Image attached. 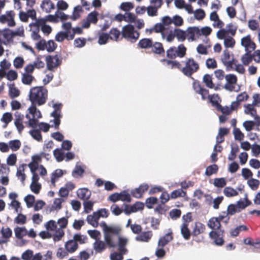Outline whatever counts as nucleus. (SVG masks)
<instances>
[{"mask_svg": "<svg viewBox=\"0 0 260 260\" xmlns=\"http://www.w3.org/2000/svg\"><path fill=\"white\" fill-rule=\"evenodd\" d=\"M173 239V237L172 236V233H169L159 239L158 245L159 246L163 247L166 246L170 241H172Z\"/></svg>", "mask_w": 260, "mask_h": 260, "instance_id": "obj_25", "label": "nucleus"}, {"mask_svg": "<svg viewBox=\"0 0 260 260\" xmlns=\"http://www.w3.org/2000/svg\"><path fill=\"white\" fill-rule=\"evenodd\" d=\"M224 195L227 197H232L238 194V192L231 187H225L223 190Z\"/></svg>", "mask_w": 260, "mask_h": 260, "instance_id": "obj_42", "label": "nucleus"}, {"mask_svg": "<svg viewBox=\"0 0 260 260\" xmlns=\"http://www.w3.org/2000/svg\"><path fill=\"white\" fill-rule=\"evenodd\" d=\"M226 83L224 85V88L230 91L235 90V85L237 82V78L234 74H228L225 76Z\"/></svg>", "mask_w": 260, "mask_h": 260, "instance_id": "obj_10", "label": "nucleus"}, {"mask_svg": "<svg viewBox=\"0 0 260 260\" xmlns=\"http://www.w3.org/2000/svg\"><path fill=\"white\" fill-rule=\"evenodd\" d=\"M109 39L110 37L108 34L102 32L99 36L98 43L100 45L105 44Z\"/></svg>", "mask_w": 260, "mask_h": 260, "instance_id": "obj_53", "label": "nucleus"}, {"mask_svg": "<svg viewBox=\"0 0 260 260\" xmlns=\"http://www.w3.org/2000/svg\"><path fill=\"white\" fill-rule=\"evenodd\" d=\"M186 50L187 49L185 46L181 44L177 47L173 46L169 48L166 51V55L170 59H175L177 57L183 58L186 54Z\"/></svg>", "mask_w": 260, "mask_h": 260, "instance_id": "obj_5", "label": "nucleus"}, {"mask_svg": "<svg viewBox=\"0 0 260 260\" xmlns=\"http://www.w3.org/2000/svg\"><path fill=\"white\" fill-rule=\"evenodd\" d=\"M77 193L78 198L84 201L88 200L90 198L91 195L90 191L86 188L78 189Z\"/></svg>", "mask_w": 260, "mask_h": 260, "instance_id": "obj_24", "label": "nucleus"}, {"mask_svg": "<svg viewBox=\"0 0 260 260\" xmlns=\"http://www.w3.org/2000/svg\"><path fill=\"white\" fill-rule=\"evenodd\" d=\"M241 45L245 47V51L254 50L256 48L255 44L251 40L250 35L242 38Z\"/></svg>", "mask_w": 260, "mask_h": 260, "instance_id": "obj_12", "label": "nucleus"}, {"mask_svg": "<svg viewBox=\"0 0 260 260\" xmlns=\"http://www.w3.org/2000/svg\"><path fill=\"white\" fill-rule=\"evenodd\" d=\"M153 29H154V32L156 33L160 32L161 34L162 37L163 38H165L164 31L165 30V27L162 23H158L155 24L153 26Z\"/></svg>", "mask_w": 260, "mask_h": 260, "instance_id": "obj_49", "label": "nucleus"}, {"mask_svg": "<svg viewBox=\"0 0 260 260\" xmlns=\"http://www.w3.org/2000/svg\"><path fill=\"white\" fill-rule=\"evenodd\" d=\"M159 8L154 6H148L147 8V14L149 16H156L158 14V9Z\"/></svg>", "mask_w": 260, "mask_h": 260, "instance_id": "obj_63", "label": "nucleus"}, {"mask_svg": "<svg viewBox=\"0 0 260 260\" xmlns=\"http://www.w3.org/2000/svg\"><path fill=\"white\" fill-rule=\"evenodd\" d=\"M26 166V164H22L17 169L16 176L20 179L22 182H24L25 180V174H24V167Z\"/></svg>", "mask_w": 260, "mask_h": 260, "instance_id": "obj_34", "label": "nucleus"}, {"mask_svg": "<svg viewBox=\"0 0 260 260\" xmlns=\"http://www.w3.org/2000/svg\"><path fill=\"white\" fill-rule=\"evenodd\" d=\"M59 13V11H57L55 12V15H48L47 16H46V19L47 20V22H54V23H57L59 21V14H58Z\"/></svg>", "mask_w": 260, "mask_h": 260, "instance_id": "obj_52", "label": "nucleus"}, {"mask_svg": "<svg viewBox=\"0 0 260 260\" xmlns=\"http://www.w3.org/2000/svg\"><path fill=\"white\" fill-rule=\"evenodd\" d=\"M99 13L98 12L94 11L93 12H90L87 16L86 19L89 21L91 23L96 24L98 21V16Z\"/></svg>", "mask_w": 260, "mask_h": 260, "instance_id": "obj_41", "label": "nucleus"}, {"mask_svg": "<svg viewBox=\"0 0 260 260\" xmlns=\"http://www.w3.org/2000/svg\"><path fill=\"white\" fill-rule=\"evenodd\" d=\"M224 230L211 231L209 233V237L213 240L215 245L221 246L224 243Z\"/></svg>", "mask_w": 260, "mask_h": 260, "instance_id": "obj_7", "label": "nucleus"}, {"mask_svg": "<svg viewBox=\"0 0 260 260\" xmlns=\"http://www.w3.org/2000/svg\"><path fill=\"white\" fill-rule=\"evenodd\" d=\"M184 62L185 66L182 68L181 72L185 76L191 78L199 70V64L193 58H187Z\"/></svg>", "mask_w": 260, "mask_h": 260, "instance_id": "obj_3", "label": "nucleus"}, {"mask_svg": "<svg viewBox=\"0 0 260 260\" xmlns=\"http://www.w3.org/2000/svg\"><path fill=\"white\" fill-rule=\"evenodd\" d=\"M203 82L205 83L206 86L210 88H213L214 86V85L212 82V77L209 74H205L204 76Z\"/></svg>", "mask_w": 260, "mask_h": 260, "instance_id": "obj_47", "label": "nucleus"}, {"mask_svg": "<svg viewBox=\"0 0 260 260\" xmlns=\"http://www.w3.org/2000/svg\"><path fill=\"white\" fill-rule=\"evenodd\" d=\"M226 184V181L223 178H216L214 179L213 184L215 187L222 188Z\"/></svg>", "mask_w": 260, "mask_h": 260, "instance_id": "obj_45", "label": "nucleus"}, {"mask_svg": "<svg viewBox=\"0 0 260 260\" xmlns=\"http://www.w3.org/2000/svg\"><path fill=\"white\" fill-rule=\"evenodd\" d=\"M20 35L18 31H13L9 29H5L2 31L1 37L6 41L11 40L14 37Z\"/></svg>", "mask_w": 260, "mask_h": 260, "instance_id": "obj_22", "label": "nucleus"}, {"mask_svg": "<svg viewBox=\"0 0 260 260\" xmlns=\"http://www.w3.org/2000/svg\"><path fill=\"white\" fill-rule=\"evenodd\" d=\"M247 184L252 190H256L260 184L258 180L256 179L251 178L248 180Z\"/></svg>", "mask_w": 260, "mask_h": 260, "instance_id": "obj_43", "label": "nucleus"}, {"mask_svg": "<svg viewBox=\"0 0 260 260\" xmlns=\"http://www.w3.org/2000/svg\"><path fill=\"white\" fill-rule=\"evenodd\" d=\"M9 95L11 99H14L19 95L20 91L15 87L14 83L9 84Z\"/></svg>", "mask_w": 260, "mask_h": 260, "instance_id": "obj_30", "label": "nucleus"}, {"mask_svg": "<svg viewBox=\"0 0 260 260\" xmlns=\"http://www.w3.org/2000/svg\"><path fill=\"white\" fill-rule=\"evenodd\" d=\"M150 49L152 53L159 55H164L165 53L163 45L160 42H153Z\"/></svg>", "mask_w": 260, "mask_h": 260, "instance_id": "obj_17", "label": "nucleus"}, {"mask_svg": "<svg viewBox=\"0 0 260 260\" xmlns=\"http://www.w3.org/2000/svg\"><path fill=\"white\" fill-rule=\"evenodd\" d=\"M53 155L58 162L61 161L64 158V154L60 149L58 148L53 151Z\"/></svg>", "mask_w": 260, "mask_h": 260, "instance_id": "obj_50", "label": "nucleus"}, {"mask_svg": "<svg viewBox=\"0 0 260 260\" xmlns=\"http://www.w3.org/2000/svg\"><path fill=\"white\" fill-rule=\"evenodd\" d=\"M232 56L233 55H232ZM221 61L224 66L226 67V70L227 71L234 70V64H236V62H238V60L235 59L233 56H232L231 59L230 51L228 49H225L223 51Z\"/></svg>", "mask_w": 260, "mask_h": 260, "instance_id": "obj_6", "label": "nucleus"}, {"mask_svg": "<svg viewBox=\"0 0 260 260\" xmlns=\"http://www.w3.org/2000/svg\"><path fill=\"white\" fill-rule=\"evenodd\" d=\"M240 211V210L238 209V208L236 205L230 204L228 207L227 211L226 212V213L229 215H233L236 212H239Z\"/></svg>", "mask_w": 260, "mask_h": 260, "instance_id": "obj_54", "label": "nucleus"}, {"mask_svg": "<svg viewBox=\"0 0 260 260\" xmlns=\"http://www.w3.org/2000/svg\"><path fill=\"white\" fill-rule=\"evenodd\" d=\"M57 44L53 40H49L46 42V49L49 52H53L57 47Z\"/></svg>", "mask_w": 260, "mask_h": 260, "instance_id": "obj_61", "label": "nucleus"}, {"mask_svg": "<svg viewBox=\"0 0 260 260\" xmlns=\"http://www.w3.org/2000/svg\"><path fill=\"white\" fill-rule=\"evenodd\" d=\"M122 38L125 39L131 43H135L140 37V32L136 30L133 25L127 24L122 27L121 30Z\"/></svg>", "mask_w": 260, "mask_h": 260, "instance_id": "obj_4", "label": "nucleus"}, {"mask_svg": "<svg viewBox=\"0 0 260 260\" xmlns=\"http://www.w3.org/2000/svg\"><path fill=\"white\" fill-rule=\"evenodd\" d=\"M110 210L112 213L116 216H118L123 212L122 207L121 208L117 205L115 204L111 206Z\"/></svg>", "mask_w": 260, "mask_h": 260, "instance_id": "obj_55", "label": "nucleus"}, {"mask_svg": "<svg viewBox=\"0 0 260 260\" xmlns=\"http://www.w3.org/2000/svg\"><path fill=\"white\" fill-rule=\"evenodd\" d=\"M152 236L153 233L151 231L141 232L136 237L135 239L139 242H148L151 240Z\"/></svg>", "mask_w": 260, "mask_h": 260, "instance_id": "obj_15", "label": "nucleus"}, {"mask_svg": "<svg viewBox=\"0 0 260 260\" xmlns=\"http://www.w3.org/2000/svg\"><path fill=\"white\" fill-rule=\"evenodd\" d=\"M100 215L98 212H94L92 215H89L87 216L86 220L87 222L94 228H96L99 225V220L100 218Z\"/></svg>", "mask_w": 260, "mask_h": 260, "instance_id": "obj_20", "label": "nucleus"}, {"mask_svg": "<svg viewBox=\"0 0 260 260\" xmlns=\"http://www.w3.org/2000/svg\"><path fill=\"white\" fill-rule=\"evenodd\" d=\"M9 149H11L13 151H16L20 149L21 146V143L19 140H14L9 142Z\"/></svg>", "mask_w": 260, "mask_h": 260, "instance_id": "obj_35", "label": "nucleus"}, {"mask_svg": "<svg viewBox=\"0 0 260 260\" xmlns=\"http://www.w3.org/2000/svg\"><path fill=\"white\" fill-rule=\"evenodd\" d=\"M251 50L246 51V53H245L241 57V60L243 64L245 66H247L249 64V63L252 61L253 56L250 52Z\"/></svg>", "mask_w": 260, "mask_h": 260, "instance_id": "obj_33", "label": "nucleus"}, {"mask_svg": "<svg viewBox=\"0 0 260 260\" xmlns=\"http://www.w3.org/2000/svg\"><path fill=\"white\" fill-rule=\"evenodd\" d=\"M33 254L34 252L32 250L28 249L22 254L21 258L23 260H31Z\"/></svg>", "mask_w": 260, "mask_h": 260, "instance_id": "obj_64", "label": "nucleus"}, {"mask_svg": "<svg viewBox=\"0 0 260 260\" xmlns=\"http://www.w3.org/2000/svg\"><path fill=\"white\" fill-rule=\"evenodd\" d=\"M15 13L14 11H7L6 14L0 16V22L2 23H7L8 25L11 27L14 26L16 23L14 20Z\"/></svg>", "mask_w": 260, "mask_h": 260, "instance_id": "obj_8", "label": "nucleus"}, {"mask_svg": "<svg viewBox=\"0 0 260 260\" xmlns=\"http://www.w3.org/2000/svg\"><path fill=\"white\" fill-rule=\"evenodd\" d=\"M152 42L153 40L151 38H143L139 41L137 47L143 49H150Z\"/></svg>", "mask_w": 260, "mask_h": 260, "instance_id": "obj_21", "label": "nucleus"}, {"mask_svg": "<svg viewBox=\"0 0 260 260\" xmlns=\"http://www.w3.org/2000/svg\"><path fill=\"white\" fill-rule=\"evenodd\" d=\"M181 214V211L180 209H174L170 211L169 215L172 219L176 220L179 218Z\"/></svg>", "mask_w": 260, "mask_h": 260, "instance_id": "obj_58", "label": "nucleus"}, {"mask_svg": "<svg viewBox=\"0 0 260 260\" xmlns=\"http://www.w3.org/2000/svg\"><path fill=\"white\" fill-rule=\"evenodd\" d=\"M239 150V149L237 145H236L235 146H232L230 154L228 156V159L230 160H234L236 158V153Z\"/></svg>", "mask_w": 260, "mask_h": 260, "instance_id": "obj_57", "label": "nucleus"}, {"mask_svg": "<svg viewBox=\"0 0 260 260\" xmlns=\"http://www.w3.org/2000/svg\"><path fill=\"white\" fill-rule=\"evenodd\" d=\"M102 228L104 240L105 242L101 240H96L93 243V248L96 253H102L106 248V246L109 248H113L116 246V242L115 237H117L119 234L120 230L115 226H109L105 222H102L100 224Z\"/></svg>", "mask_w": 260, "mask_h": 260, "instance_id": "obj_2", "label": "nucleus"}, {"mask_svg": "<svg viewBox=\"0 0 260 260\" xmlns=\"http://www.w3.org/2000/svg\"><path fill=\"white\" fill-rule=\"evenodd\" d=\"M64 247L69 253H73L78 249L79 245L75 240L71 239L65 243Z\"/></svg>", "mask_w": 260, "mask_h": 260, "instance_id": "obj_18", "label": "nucleus"}, {"mask_svg": "<svg viewBox=\"0 0 260 260\" xmlns=\"http://www.w3.org/2000/svg\"><path fill=\"white\" fill-rule=\"evenodd\" d=\"M186 39L189 41H193L200 37V29L198 27H188L186 30Z\"/></svg>", "mask_w": 260, "mask_h": 260, "instance_id": "obj_11", "label": "nucleus"}, {"mask_svg": "<svg viewBox=\"0 0 260 260\" xmlns=\"http://www.w3.org/2000/svg\"><path fill=\"white\" fill-rule=\"evenodd\" d=\"M54 233L52 235V237L54 242H57L61 240L64 235V232L62 229L57 228L55 230Z\"/></svg>", "mask_w": 260, "mask_h": 260, "instance_id": "obj_29", "label": "nucleus"}, {"mask_svg": "<svg viewBox=\"0 0 260 260\" xmlns=\"http://www.w3.org/2000/svg\"><path fill=\"white\" fill-rule=\"evenodd\" d=\"M186 195V192L181 188L173 191L170 195L171 199H175L179 197H184Z\"/></svg>", "mask_w": 260, "mask_h": 260, "instance_id": "obj_39", "label": "nucleus"}, {"mask_svg": "<svg viewBox=\"0 0 260 260\" xmlns=\"http://www.w3.org/2000/svg\"><path fill=\"white\" fill-rule=\"evenodd\" d=\"M35 79V77L32 75L25 73L22 74L21 81L23 84L29 85Z\"/></svg>", "mask_w": 260, "mask_h": 260, "instance_id": "obj_32", "label": "nucleus"}, {"mask_svg": "<svg viewBox=\"0 0 260 260\" xmlns=\"http://www.w3.org/2000/svg\"><path fill=\"white\" fill-rule=\"evenodd\" d=\"M46 61L47 69L50 71H52L53 69L59 66L61 63V60L59 59L57 55L46 56Z\"/></svg>", "mask_w": 260, "mask_h": 260, "instance_id": "obj_9", "label": "nucleus"}, {"mask_svg": "<svg viewBox=\"0 0 260 260\" xmlns=\"http://www.w3.org/2000/svg\"><path fill=\"white\" fill-rule=\"evenodd\" d=\"M235 44V40L232 37H228L224 39V45L226 48H233Z\"/></svg>", "mask_w": 260, "mask_h": 260, "instance_id": "obj_59", "label": "nucleus"}, {"mask_svg": "<svg viewBox=\"0 0 260 260\" xmlns=\"http://www.w3.org/2000/svg\"><path fill=\"white\" fill-rule=\"evenodd\" d=\"M175 36L179 41L183 42L186 39V30L180 28L174 29Z\"/></svg>", "mask_w": 260, "mask_h": 260, "instance_id": "obj_28", "label": "nucleus"}, {"mask_svg": "<svg viewBox=\"0 0 260 260\" xmlns=\"http://www.w3.org/2000/svg\"><path fill=\"white\" fill-rule=\"evenodd\" d=\"M149 186L147 184H141L139 187L131 190L132 195L136 198H141L142 197L144 192L147 191Z\"/></svg>", "mask_w": 260, "mask_h": 260, "instance_id": "obj_13", "label": "nucleus"}, {"mask_svg": "<svg viewBox=\"0 0 260 260\" xmlns=\"http://www.w3.org/2000/svg\"><path fill=\"white\" fill-rule=\"evenodd\" d=\"M41 7L46 13H50L51 10L54 9L55 6L51 0H44L41 4Z\"/></svg>", "mask_w": 260, "mask_h": 260, "instance_id": "obj_26", "label": "nucleus"}, {"mask_svg": "<svg viewBox=\"0 0 260 260\" xmlns=\"http://www.w3.org/2000/svg\"><path fill=\"white\" fill-rule=\"evenodd\" d=\"M121 34L120 32L117 28H112L109 31V37L111 40L114 41H118L119 37Z\"/></svg>", "mask_w": 260, "mask_h": 260, "instance_id": "obj_37", "label": "nucleus"}, {"mask_svg": "<svg viewBox=\"0 0 260 260\" xmlns=\"http://www.w3.org/2000/svg\"><path fill=\"white\" fill-rule=\"evenodd\" d=\"M157 198L154 197L148 198L146 200V207L149 209L153 208V205L157 203Z\"/></svg>", "mask_w": 260, "mask_h": 260, "instance_id": "obj_51", "label": "nucleus"}, {"mask_svg": "<svg viewBox=\"0 0 260 260\" xmlns=\"http://www.w3.org/2000/svg\"><path fill=\"white\" fill-rule=\"evenodd\" d=\"M207 226L212 231H218L221 229V225L219 216L217 217H213L208 221Z\"/></svg>", "mask_w": 260, "mask_h": 260, "instance_id": "obj_16", "label": "nucleus"}, {"mask_svg": "<svg viewBox=\"0 0 260 260\" xmlns=\"http://www.w3.org/2000/svg\"><path fill=\"white\" fill-rule=\"evenodd\" d=\"M13 120L12 113L6 112L3 114L1 121L4 123L9 124Z\"/></svg>", "mask_w": 260, "mask_h": 260, "instance_id": "obj_60", "label": "nucleus"}, {"mask_svg": "<svg viewBox=\"0 0 260 260\" xmlns=\"http://www.w3.org/2000/svg\"><path fill=\"white\" fill-rule=\"evenodd\" d=\"M29 133L32 138L38 141H41L42 140V137L40 130L33 129L30 131Z\"/></svg>", "mask_w": 260, "mask_h": 260, "instance_id": "obj_56", "label": "nucleus"}, {"mask_svg": "<svg viewBox=\"0 0 260 260\" xmlns=\"http://www.w3.org/2000/svg\"><path fill=\"white\" fill-rule=\"evenodd\" d=\"M45 226L47 231L54 232L57 229V224L56 222L53 220H50L47 222Z\"/></svg>", "mask_w": 260, "mask_h": 260, "instance_id": "obj_44", "label": "nucleus"}, {"mask_svg": "<svg viewBox=\"0 0 260 260\" xmlns=\"http://www.w3.org/2000/svg\"><path fill=\"white\" fill-rule=\"evenodd\" d=\"M94 202L90 201H85L83 203L84 212L86 213L90 212L93 210Z\"/></svg>", "mask_w": 260, "mask_h": 260, "instance_id": "obj_48", "label": "nucleus"}, {"mask_svg": "<svg viewBox=\"0 0 260 260\" xmlns=\"http://www.w3.org/2000/svg\"><path fill=\"white\" fill-rule=\"evenodd\" d=\"M29 97L31 105L28 108L29 113L25 117L28 119V126L35 128L38 125V119L42 117V114L37 106L43 105L46 103L48 91L43 86L34 87L30 89Z\"/></svg>", "mask_w": 260, "mask_h": 260, "instance_id": "obj_1", "label": "nucleus"}, {"mask_svg": "<svg viewBox=\"0 0 260 260\" xmlns=\"http://www.w3.org/2000/svg\"><path fill=\"white\" fill-rule=\"evenodd\" d=\"M255 105L252 104H246L244 105V112L246 114L250 115L251 116H256L257 112L256 109L254 107Z\"/></svg>", "mask_w": 260, "mask_h": 260, "instance_id": "obj_31", "label": "nucleus"}, {"mask_svg": "<svg viewBox=\"0 0 260 260\" xmlns=\"http://www.w3.org/2000/svg\"><path fill=\"white\" fill-rule=\"evenodd\" d=\"M119 200L125 201L128 203L131 202V197L130 194L126 191H123L119 193Z\"/></svg>", "mask_w": 260, "mask_h": 260, "instance_id": "obj_62", "label": "nucleus"}, {"mask_svg": "<svg viewBox=\"0 0 260 260\" xmlns=\"http://www.w3.org/2000/svg\"><path fill=\"white\" fill-rule=\"evenodd\" d=\"M245 202L242 200H239L237 202V207L238 209H244L247 206L251 204V202L247 198V195L246 194L244 198Z\"/></svg>", "mask_w": 260, "mask_h": 260, "instance_id": "obj_36", "label": "nucleus"}, {"mask_svg": "<svg viewBox=\"0 0 260 260\" xmlns=\"http://www.w3.org/2000/svg\"><path fill=\"white\" fill-rule=\"evenodd\" d=\"M218 170V167L216 164L210 165L206 168L205 174L207 176H210L213 174H216Z\"/></svg>", "mask_w": 260, "mask_h": 260, "instance_id": "obj_40", "label": "nucleus"}, {"mask_svg": "<svg viewBox=\"0 0 260 260\" xmlns=\"http://www.w3.org/2000/svg\"><path fill=\"white\" fill-rule=\"evenodd\" d=\"M188 226V224L182 223L180 227L181 234L183 238L186 240L190 239L192 235V232L189 230Z\"/></svg>", "mask_w": 260, "mask_h": 260, "instance_id": "obj_23", "label": "nucleus"}, {"mask_svg": "<svg viewBox=\"0 0 260 260\" xmlns=\"http://www.w3.org/2000/svg\"><path fill=\"white\" fill-rule=\"evenodd\" d=\"M15 119L14 120V124L16 127L18 132L21 133V132L24 128V126L23 124V121L24 119V115L20 114L18 112H16L15 114Z\"/></svg>", "mask_w": 260, "mask_h": 260, "instance_id": "obj_14", "label": "nucleus"}, {"mask_svg": "<svg viewBox=\"0 0 260 260\" xmlns=\"http://www.w3.org/2000/svg\"><path fill=\"white\" fill-rule=\"evenodd\" d=\"M219 99L217 94H213L210 95L208 100L212 106L215 107L216 109L217 107H220V104L218 102Z\"/></svg>", "mask_w": 260, "mask_h": 260, "instance_id": "obj_38", "label": "nucleus"}, {"mask_svg": "<svg viewBox=\"0 0 260 260\" xmlns=\"http://www.w3.org/2000/svg\"><path fill=\"white\" fill-rule=\"evenodd\" d=\"M15 236L18 239H21L22 238L27 235V230L25 227H16L14 229Z\"/></svg>", "mask_w": 260, "mask_h": 260, "instance_id": "obj_27", "label": "nucleus"}, {"mask_svg": "<svg viewBox=\"0 0 260 260\" xmlns=\"http://www.w3.org/2000/svg\"><path fill=\"white\" fill-rule=\"evenodd\" d=\"M205 230L206 226L204 224L200 222H196L192 229V236L196 237L204 233Z\"/></svg>", "mask_w": 260, "mask_h": 260, "instance_id": "obj_19", "label": "nucleus"}, {"mask_svg": "<svg viewBox=\"0 0 260 260\" xmlns=\"http://www.w3.org/2000/svg\"><path fill=\"white\" fill-rule=\"evenodd\" d=\"M24 64V60L22 57H16L13 61V65L16 69H21Z\"/></svg>", "mask_w": 260, "mask_h": 260, "instance_id": "obj_46", "label": "nucleus"}]
</instances>
